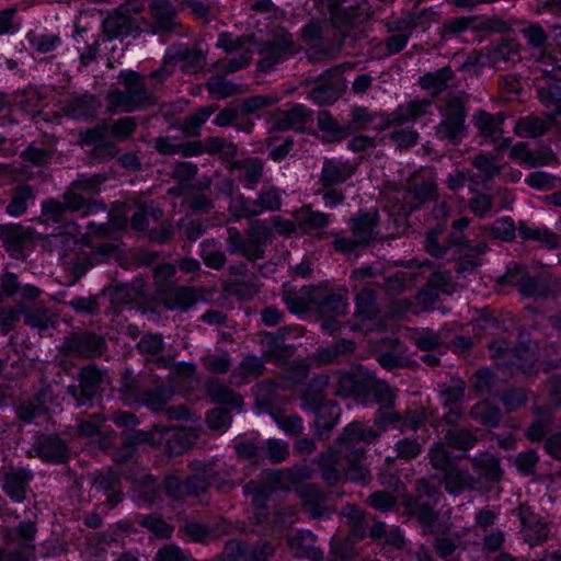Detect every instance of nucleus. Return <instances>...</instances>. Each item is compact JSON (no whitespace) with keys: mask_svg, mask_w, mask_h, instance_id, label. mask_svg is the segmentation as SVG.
Returning a JSON list of instances; mask_svg holds the SVG:
<instances>
[{"mask_svg":"<svg viewBox=\"0 0 561 561\" xmlns=\"http://www.w3.org/2000/svg\"><path fill=\"white\" fill-rule=\"evenodd\" d=\"M379 438V432L362 422L350 423L334 440L333 445L316 459L320 478L329 485L335 486L343 479L353 482H367L370 470L364 463L366 449L363 444H371Z\"/></svg>","mask_w":561,"mask_h":561,"instance_id":"1","label":"nucleus"},{"mask_svg":"<svg viewBox=\"0 0 561 561\" xmlns=\"http://www.w3.org/2000/svg\"><path fill=\"white\" fill-rule=\"evenodd\" d=\"M499 285H511L525 298L535 300L556 299L561 296V278L541 270L531 274L525 265L512 263L504 275L496 280Z\"/></svg>","mask_w":561,"mask_h":561,"instance_id":"2","label":"nucleus"},{"mask_svg":"<svg viewBox=\"0 0 561 561\" xmlns=\"http://www.w3.org/2000/svg\"><path fill=\"white\" fill-rule=\"evenodd\" d=\"M442 496L438 481L422 477L416 479L413 493L403 495L402 506L409 517L415 518L423 527L432 528L438 517L435 508Z\"/></svg>","mask_w":561,"mask_h":561,"instance_id":"3","label":"nucleus"},{"mask_svg":"<svg viewBox=\"0 0 561 561\" xmlns=\"http://www.w3.org/2000/svg\"><path fill=\"white\" fill-rule=\"evenodd\" d=\"M227 250L230 254L242 255L249 262L265 257V248L272 242L273 231L265 220H253L244 234L237 228L229 227Z\"/></svg>","mask_w":561,"mask_h":561,"instance_id":"4","label":"nucleus"},{"mask_svg":"<svg viewBox=\"0 0 561 561\" xmlns=\"http://www.w3.org/2000/svg\"><path fill=\"white\" fill-rule=\"evenodd\" d=\"M123 90H115L107 96L108 102L124 112L145 110L154 104V96L148 90L142 76L134 70L121 73Z\"/></svg>","mask_w":561,"mask_h":561,"instance_id":"5","label":"nucleus"},{"mask_svg":"<svg viewBox=\"0 0 561 561\" xmlns=\"http://www.w3.org/2000/svg\"><path fill=\"white\" fill-rule=\"evenodd\" d=\"M376 379L375 371L362 365H353L340 373L335 396L353 399L357 403H368L370 402V390Z\"/></svg>","mask_w":561,"mask_h":561,"instance_id":"6","label":"nucleus"},{"mask_svg":"<svg viewBox=\"0 0 561 561\" xmlns=\"http://www.w3.org/2000/svg\"><path fill=\"white\" fill-rule=\"evenodd\" d=\"M471 30L474 33L483 35L507 34L512 31V26L503 18L493 15L488 19H479L477 15L457 16L446 20L442 26V35L458 36Z\"/></svg>","mask_w":561,"mask_h":561,"instance_id":"7","label":"nucleus"},{"mask_svg":"<svg viewBox=\"0 0 561 561\" xmlns=\"http://www.w3.org/2000/svg\"><path fill=\"white\" fill-rule=\"evenodd\" d=\"M122 444L134 451L140 445L147 444L153 448H163L164 454L171 458L175 447V426L154 425L150 431L129 430L121 436Z\"/></svg>","mask_w":561,"mask_h":561,"instance_id":"8","label":"nucleus"},{"mask_svg":"<svg viewBox=\"0 0 561 561\" xmlns=\"http://www.w3.org/2000/svg\"><path fill=\"white\" fill-rule=\"evenodd\" d=\"M443 119L435 127V135L440 140H448L458 145L467 135L466 105L460 96H453L447 100L444 110L440 112Z\"/></svg>","mask_w":561,"mask_h":561,"instance_id":"9","label":"nucleus"},{"mask_svg":"<svg viewBox=\"0 0 561 561\" xmlns=\"http://www.w3.org/2000/svg\"><path fill=\"white\" fill-rule=\"evenodd\" d=\"M103 373L95 364L80 368L78 383L69 385L66 393L73 399L76 407H92L101 397Z\"/></svg>","mask_w":561,"mask_h":561,"instance_id":"10","label":"nucleus"},{"mask_svg":"<svg viewBox=\"0 0 561 561\" xmlns=\"http://www.w3.org/2000/svg\"><path fill=\"white\" fill-rule=\"evenodd\" d=\"M61 350L68 355L94 358L104 353L106 341L91 331H75L64 339Z\"/></svg>","mask_w":561,"mask_h":561,"instance_id":"11","label":"nucleus"},{"mask_svg":"<svg viewBox=\"0 0 561 561\" xmlns=\"http://www.w3.org/2000/svg\"><path fill=\"white\" fill-rule=\"evenodd\" d=\"M34 479L32 470L20 466L2 467L0 482L2 492L13 503H23L27 499L30 483Z\"/></svg>","mask_w":561,"mask_h":561,"instance_id":"12","label":"nucleus"},{"mask_svg":"<svg viewBox=\"0 0 561 561\" xmlns=\"http://www.w3.org/2000/svg\"><path fill=\"white\" fill-rule=\"evenodd\" d=\"M504 121L503 113L490 114L484 110L477 111L472 117L479 135L490 139L497 149H506L511 145V138L503 136Z\"/></svg>","mask_w":561,"mask_h":561,"instance_id":"13","label":"nucleus"},{"mask_svg":"<svg viewBox=\"0 0 561 561\" xmlns=\"http://www.w3.org/2000/svg\"><path fill=\"white\" fill-rule=\"evenodd\" d=\"M311 297L312 310L321 317L336 318L346 314L348 302L345 295L333 291L327 286L316 285Z\"/></svg>","mask_w":561,"mask_h":561,"instance_id":"14","label":"nucleus"},{"mask_svg":"<svg viewBox=\"0 0 561 561\" xmlns=\"http://www.w3.org/2000/svg\"><path fill=\"white\" fill-rule=\"evenodd\" d=\"M433 104L432 99H415L404 104H400L393 112L383 116L382 125L378 130H385L390 127H400L409 122L430 114Z\"/></svg>","mask_w":561,"mask_h":561,"instance_id":"15","label":"nucleus"},{"mask_svg":"<svg viewBox=\"0 0 561 561\" xmlns=\"http://www.w3.org/2000/svg\"><path fill=\"white\" fill-rule=\"evenodd\" d=\"M175 499V476H168L162 482H157L153 476L145 477L137 490V503L152 507L162 502V496Z\"/></svg>","mask_w":561,"mask_h":561,"instance_id":"16","label":"nucleus"},{"mask_svg":"<svg viewBox=\"0 0 561 561\" xmlns=\"http://www.w3.org/2000/svg\"><path fill=\"white\" fill-rule=\"evenodd\" d=\"M33 449L46 463L61 465L69 460L70 449L58 434H41L36 437Z\"/></svg>","mask_w":561,"mask_h":561,"instance_id":"17","label":"nucleus"},{"mask_svg":"<svg viewBox=\"0 0 561 561\" xmlns=\"http://www.w3.org/2000/svg\"><path fill=\"white\" fill-rule=\"evenodd\" d=\"M516 514L522 524V534L524 540L529 546L541 545L548 539L549 527L543 518L534 512L527 503H520L516 508Z\"/></svg>","mask_w":561,"mask_h":561,"instance_id":"18","label":"nucleus"},{"mask_svg":"<svg viewBox=\"0 0 561 561\" xmlns=\"http://www.w3.org/2000/svg\"><path fill=\"white\" fill-rule=\"evenodd\" d=\"M92 490L106 496L104 504L115 507L124 501L121 474L112 468L96 471L91 482Z\"/></svg>","mask_w":561,"mask_h":561,"instance_id":"19","label":"nucleus"},{"mask_svg":"<svg viewBox=\"0 0 561 561\" xmlns=\"http://www.w3.org/2000/svg\"><path fill=\"white\" fill-rule=\"evenodd\" d=\"M507 354V359L499 362V367L506 368L511 375L523 374L531 376L538 371V355L530 345L518 343Z\"/></svg>","mask_w":561,"mask_h":561,"instance_id":"20","label":"nucleus"},{"mask_svg":"<svg viewBox=\"0 0 561 561\" xmlns=\"http://www.w3.org/2000/svg\"><path fill=\"white\" fill-rule=\"evenodd\" d=\"M427 479L437 480L438 491H440V486L444 485L446 492L453 495H459L466 490L473 491L478 484V480L471 476L468 470L460 468L457 463L451 466L440 476L431 474L427 476Z\"/></svg>","mask_w":561,"mask_h":561,"instance_id":"21","label":"nucleus"},{"mask_svg":"<svg viewBox=\"0 0 561 561\" xmlns=\"http://www.w3.org/2000/svg\"><path fill=\"white\" fill-rule=\"evenodd\" d=\"M313 121V112L302 104H295L289 110L277 108L273 114V129L277 131H304L305 126Z\"/></svg>","mask_w":561,"mask_h":561,"instance_id":"22","label":"nucleus"},{"mask_svg":"<svg viewBox=\"0 0 561 561\" xmlns=\"http://www.w3.org/2000/svg\"><path fill=\"white\" fill-rule=\"evenodd\" d=\"M356 350L353 340L340 339L328 346H319L309 359L318 366H327L332 364H341L347 356Z\"/></svg>","mask_w":561,"mask_h":561,"instance_id":"23","label":"nucleus"},{"mask_svg":"<svg viewBox=\"0 0 561 561\" xmlns=\"http://www.w3.org/2000/svg\"><path fill=\"white\" fill-rule=\"evenodd\" d=\"M368 8L366 5L356 4L337 9L330 13V21L332 26L342 35L348 36L350 32L359 24L366 22L368 16Z\"/></svg>","mask_w":561,"mask_h":561,"instance_id":"24","label":"nucleus"},{"mask_svg":"<svg viewBox=\"0 0 561 561\" xmlns=\"http://www.w3.org/2000/svg\"><path fill=\"white\" fill-rule=\"evenodd\" d=\"M156 283V297L168 309L175 308V266L172 264H161L153 271Z\"/></svg>","mask_w":561,"mask_h":561,"instance_id":"25","label":"nucleus"},{"mask_svg":"<svg viewBox=\"0 0 561 561\" xmlns=\"http://www.w3.org/2000/svg\"><path fill=\"white\" fill-rule=\"evenodd\" d=\"M298 229L305 234H316L323 239L325 233H319L330 224V216L322 211L313 210L310 205H305L293 213Z\"/></svg>","mask_w":561,"mask_h":561,"instance_id":"26","label":"nucleus"},{"mask_svg":"<svg viewBox=\"0 0 561 561\" xmlns=\"http://www.w3.org/2000/svg\"><path fill=\"white\" fill-rule=\"evenodd\" d=\"M198 173L196 163L178 161V196L188 192H205L211 186V179L204 176L195 180Z\"/></svg>","mask_w":561,"mask_h":561,"instance_id":"27","label":"nucleus"},{"mask_svg":"<svg viewBox=\"0 0 561 561\" xmlns=\"http://www.w3.org/2000/svg\"><path fill=\"white\" fill-rule=\"evenodd\" d=\"M405 183L421 205L438 198L436 178L431 171H414Z\"/></svg>","mask_w":561,"mask_h":561,"instance_id":"28","label":"nucleus"},{"mask_svg":"<svg viewBox=\"0 0 561 561\" xmlns=\"http://www.w3.org/2000/svg\"><path fill=\"white\" fill-rule=\"evenodd\" d=\"M519 54V44L514 39L501 38L484 48L485 61L483 64L495 69H503L505 65L514 61Z\"/></svg>","mask_w":561,"mask_h":561,"instance_id":"29","label":"nucleus"},{"mask_svg":"<svg viewBox=\"0 0 561 561\" xmlns=\"http://www.w3.org/2000/svg\"><path fill=\"white\" fill-rule=\"evenodd\" d=\"M0 240L7 252L19 253L33 240V230L21 224H2L0 225Z\"/></svg>","mask_w":561,"mask_h":561,"instance_id":"30","label":"nucleus"},{"mask_svg":"<svg viewBox=\"0 0 561 561\" xmlns=\"http://www.w3.org/2000/svg\"><path fill=\"white\" fill-rule=\"evenodd\" d=\"M317 537L310 530H298L288 538V546L295 558L323 561V551L316 546Z\"/></svg>","mask_w":561,"mask_h":561,"instance_id":"31","label":"nucleus"},{"mask_svg":"<svg viewBox=\"0 0 561 561\" xmlns=\"http://www.w3.org/2000/svg\"><path fill=\"white\" fill-rule=\"evenodd\" d=\"M299 499L302 501V511L313 519L324 516L327 511V496L316 484L307 483L296 489Z\"/></svg>","mask_w":561,"mask_h":561,"instance_id":"32","label":"nucleus"},{"mask_svg":"<svg viewBox=\"0 0 561 561\" xmlns=\"http://www.w3.org/2000/svg\"><path fill=\"white\" fill-rule=\"evenodd\" d=\"M101 104L94 95L78 94L69 99L64 105L65 114L77 121H89L95 117Z\"/></svg>","mask_w":561,"mask_h":561,"instance_id":"33","label":"nucleus"},{"mask_svg":"<svg viewBox=\"0 0 561 561\" xmlns=\"http://www.w3.org/2000/svg\"><path fill=\"white\" fill-rule=\"evenodd\" d=\"M556 123L557 119L552 113L542 116L529 115L518 118L514 130L520 137L537 138L543 136Z\"/></svg>","mask_w":561,"mask_h":561,"instance_id":"34","label":"nucleus"},{"mask_svg":"<svg viewBox=\"0 0 561 561\" xmlns=\"http://www.w3.org/2000/svg\"><path fill=\"white\" fill-rule=\"evenodd\" d=\"M266 370L264 359L255 355L245 356L240 364L232 370L229 382L234 387L250 383L252 379L264 375Z\"/></svg>","mask_w":561,"mask_h":561,"instance_id":"35","label":"nucleus"},{"mask_svg":"<svg viewBox=\"0 0 561 561\" xmlns=\"http://www.w3.org/2000/svg\"><path fill=\"white\" fill-rule=\"evenodd\" d=\"M470 463L478 481L483 480L491 483H499L504 474L501 467V460L496 456L483 453L479 456L470 458Z\"/></svg>","mask_w":561,"mask_h":561,"instance_id":"36","label":"nucleus"},{"mask_svg":"<svg viewBox=\"0 0 561 561\" xmlns=\"http://www.w3.org/2000/svg\"><path fill=\"white\" fill-rule=\"evenodd\" d=\"M355 167L348 162H341L334 159H325L319 178L322 188H330L335 185L343 184L354 173Z\"/></svg>","mask_w":561,"mask_h":561,"instance_id":"37","label":"nucleus"},{"mask_svg":"<svg viewBox=\"0 0 561 561\" xmlns=\"http://www.w3.org/2000/svg\"><path fill=\"white\" fill-rule=\"evenodd\" d=\"M153 33L171 32L175 26V9L169 0H152L149 5Z\"/></svg>","mask_w":561,"mask_h":561,"instance_id":"38","label":"nucleus"},{"mask_svg":"<svg viewBox=\"0 0 561 561\" xmlns=\"http://www.w3.org/2000/svg\"><path fill=\"white\" fill-rule=\"evenodd\" d=\"M316 285L302 286L299 290L284 286L282 299L291 313L301 314L312 310V290Z\"/></svg>","mask_w":561,"mask_h":561,"instance_id":"39","label":"nucleus"},{"mask_svg":"<svg viewBox=\"0 0 561 561\" xmlns=\"http://www.w3.org/2000/svg\"><path fill=\"white\" fill-rule=\"evenodd\" d=\"M518 234L523 242L536 241L548 250L561 249V233L549 230L548 228H533L527 222H518Z\"/></svg>","mask_w":561,"mask_h":561,"instance_id":"40","label":"nucleus"},{"mask_svg":"<svg viewBox=\"0 0 561 561\" xmlns=\"http://www.w3.org/2000/svg\"><path fill=\"white\" fill-rule=\"evenodd\" d=\"M317 124L323 133L322 140L324 142H341L352 135L351 126H347V124L341 125L325 110L318 112Z\"/></svg>","mask_w":561,"mask_h":561,"instance_id":"41","label":"nucleus"},{"mask_svg":"<svg viewBox=\"0 0 561 561\" xmlns=\"http://www.w3.org/2000/svg\"><path fill=\"white\" fill-rule=\"evenodd\" d=\"M206 55L198 46L178 45V66L183 75L194 76L203 71Z\"/></svg>","mask_w":561,"mask_h":561,"instance_id":"42","label":"nucleus"},{"mask_svg":"<svg viewBox=\"0 0 561 561\" xmlns=\"http://www.w3.org/2000/svg\"><path fill=\"white\" fill-rule=\"evenodd\" d=\"M10 199L5 207V213L10 217H21L28 208V202L36 198V191L30 184L23 183L12 187L9 192Z\"/></svg>","mask_w":561,"mask_h":561,"instance_id":"43","label":"nucleus"},{"mask_svg":"<svg viewBox=\"0 0 561 561\" xmlns=\"http://www.w3.org/2000/svg\"><path fill=\"white\" fill-rule=\"evenodd\" d=\"M510 158L535 168L550 164L554 160V154L551 151H533L526 142L520 141L511 148Z\"/></svg>","mask_w":561,"mask_h":561,"instance_id":"44","label":"nucleus"},{"mask_svg":"<svg viewBox=\"0 0 561 561\" xmlns=\"http://www.w3.org/2000/svg\"><path fill=\"white\" fill-rule=\"evenodd\" d=\"M377 213L359 211L356 217L351 219V230L357 243L367 247L375 239V229L377 227Z\"/></svg>","mask_w":561,"mask_h":561,"instance_id":"45","label":"nucleus"},{"mask_svg":"<svg viewBox=\"0 0 561 561\" xmlns=\"http://www.w3.org/2000/svg\"><path fill=\"white\" fill-rule=\"evenodd\" d=\"M380 308L377 302L375 289L370 287L360 288L355 295V313L356 318L374 321L379 318Z\"/></svg>","mask_w":561,"mask_h":561,"instance_id":"46","label":"nucleus"},{"mask_svg":"<svg viewBox=\"0 0 561 561\" xmlns=\"http://www.w3.org/2000/svg\"><path fill=\"white\" fill-rule=\"evenodd\" d=\"M206 393L215 404H225L233 409L243 407V398L219 380H208L205 386Z\"/></svg>","mask_w":561,"mask_h":561,"instance_id":"47","label":"nucleus"},{"mask_svg":"<svg viewBox=\"0 0 561 561\" xmlns=\"http://www.w3.org/2000/svg\"><path fill=\"white\" fill-rule=\"evenodd\" d=\"M219 110L218 104L201 106L194 113L185 116L182 121L180 129L185 138H197L201 136L202 126L206 121Z\"/></svg>","mask_w":561,"mask_h":561,"instance_id":"48","label":"nucleus"},{"mask_svg":"<svg viewBox=\"0 0 561 561\" xmlns=\"http://www.w3.org/2000/svg\"><path fill=\"white\" fill-rule=\"evenodd\" d=\"M134 28V20L118 11L114 14L106 16L102 22L103 33L106 35L108 41L117 37L128 36L131 34Z\"/></svg>","mask_w":561,"mask_h":561,"instance_id":"49","label":"nucleus"},{"mask_svg":"<svg viewBox=\"0 0 561 561\" xmlns=\"http://www.w3.org/2000/svg\"><path fill=\"white\" fill-rule=\"evenodd\" d=\"M472 421L485 427H497L502 421V411L486 400L476 403L469 411Z\"/></svg>","mask_w":561,"mask_h":561,"instance_id":"50","label":"nucleus"},{"mask_svg":"<svg viewBox=\"0 0 561 561\" xmlns=\"http://www.w3.org/2000/svg\"><path fill=\"white\" fill-rule=\"evenodd\" d=\"M257 53L261 59L256 64V69L260 72H267L272 70L277 64L291 57L288 51L279 49L267 42H260Z\"/></svg>","mask_w":561,"mask_h":561,"instance_id":"51","label":"nucleus"},{"mask_svg":"<svg viewBox=\"0 0 561 561\" xmlns=\"http://www.w3.org/2000/svg\"><path fill=\"white\" fill-rule=\"evenodd\" d=\"M537 94L539 101L546 107H554L557 110L561 105V81L546 75L538 80Z\"/></svg>","mask_w":561,"mask_h":561,"instance_id":"52","label":"nucleus"},{"mask_svg":"<svg viewBox=\"0 0 561 561\" xmlns=\"http://www.w3.org/2000/svg\"><path fill=\"white\" fill-rule=\"evenodd\" d=\"M340 417V408L336 402L324 404L316 412L314 425L320 439L329 438L330 432Z\"/></svg>","mask_w":561,"mask_h":561,"instance_id":"53","label":"nucleus"},{"mask_svg":"<svg viewBox=\"0 0 561 561\" xmlns=\"http://www.w3.org/2000/svg\"><path fill=\"white\" fill-rule=\"evenodd\" d=\"M278 383L272 379H265L256 385L255 403L268 414L278 409Z\"/></svg>","mask_w":561,"mask_h":561,"instance_id":"54","label":"nucleus"},{"mask_svg":"<svg viewBox=\"0 0 561 561\" xmlns=\"http://www.w3.org/2000/svg\"><path fill=\"white\" fill-rule=\"evenodd\" d=\"M205 88L208 93L216 100L227 99L245 92L242 84H234L228 81L225 76L218 73L211 76L206 82Z\"/></svg>","mask_w":561,"mask_h":561,"instance_id":"55","label":"nucleus"},{"mask_svg":"<svg viewBox=\"0 0 561 561\" xmlns=\"http://www.w3.org/2000/svg\"><path fill=\"white\" fill-rule=\"evenodd\" d=\"M342 516L347 519V538L353 541H360L366 535L365 512L356 505L347 504L341 511Z\"/></svg>","mask_w":561,"mask_h":561,"instance_id":"56","label":"nucleus"},{"mask_svg":"<svg viewBox=\"0 0 561 561\" xmlns=\"http://www.w3.org/2000/svg\"><path fill=\"white\" fill-rule=\"evenodd\" d=\"M135 523L159 539H169L173 533V525L156 514H137Z\"/></svg>","mask_w":561,"mask_h":561,"instance_id":"57","label":"nucleus"},{"mask_svg":"<svg viewBox=\"0 0 561 561\" xmlns=\"http://www.w3.org/2000/svg\"><path fill=\"white\" fill-rule=\"evenodd\" d=\"M444 439L448 447L460 451H468L478 443L477 435L468 428H449Z\"/></svg>","mask_w":561,"mask_h":561,"instance_id":"58","label":"nucleus"},{"mask_svg":"<svg viewBox=\"0 0 561 561\" xmlns=\"http://www.w3.org/2000/svg\"><path fill=\"white\" fill-rule=\"evenodd\" d=\"M204 153L209 156H217L219 159H232L238 154V146L224 137L211 136L205 138Z\"/></svg>","mask_w":561,"mask_h":561,"instance_id":"59","label":"nucleus"},{"mask_svg":"<svg viewBox=\"0 0 561 561\" xmlns=\"http://www.w3.org/2000/svg\"><path fill=\"white\" fill-rule=\"evenodd\" d=\"M26 41L31 49L37 54H48L57 49L61 45L59 34L37 33L31 30L26 33Z\"/></svg>","mask_w":561,"mask_h":561,"instance_id":"60","label":"nucleus"},{"mask_svg":"<svg viewBox=\"0 0 561 561\" xmlns=\"http://www.w3.org/2000/svg\"><path fill=\"white\" fill-rule=\"evenodd\" d=\"M518 226H515L511 217L496 219L491 226L484 227L482 234L488 238L499 239L503 242H512L516 237Z\"/></svg>","mask_w":561,"mask_h":561,"instance_id":"61","label":"nucleus"},{"mask_svg":"<svg viewBox=\"0 0 561 561\" xmlns=\"http://www.w3.org/2000/svg\"><path fill=\"white\" fill-rule=\"evenodd\" d=\"M201 461H194L190 466L196 473L187 477L183 483V492L190 496H198L209 488L208 473L203 471Z\"/></svg>","mask_w":561,"mask_h":561,"instance_id":"62","label":"nucleus"},{"mask_svg":"<svg viewBox=\"0 0 561 561\" xmlns=\"http://www.w3.org/2000/svg\"><path fill=\"white\" fill-rule=\"evenodd\" d=\"M61 199L69 215L82 213V215L87 216L92 211V207L95 205L91 197H85L71 186L64 192Z\"/></svg>","mask_w":561,"mask_h":561,"instance_id":"63","label":"nucleus"},{"mask_svg":"<svg viewBox=\"0 0 561 561\" xmlns=\"http://www.w3.org/2000/svg\"><path fill=\"white\" fill-rule=\"evenodd\" d=\"M229 214L236 219H251L261 215L259 204L255 199H251L240 194L231 198L228 206Z\"/></svg>","mask_w":561,"mask_h":561,"instance_id":"64","label":"nucleus"}]
</instances>
